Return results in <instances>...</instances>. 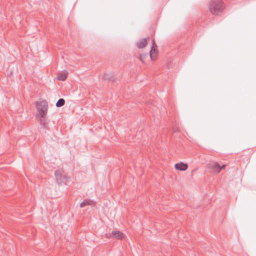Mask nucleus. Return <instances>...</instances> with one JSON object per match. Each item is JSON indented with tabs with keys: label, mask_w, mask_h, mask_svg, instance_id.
Returning a JSON list of instances; mask_svg holds the SVG:
<instances>
[{
	"label": "nucleus",
	"mask_w": 256,
	"mask_h": 256,
	"mask_svg": "<svg viewBox=\"0 0 256 256\" xmlns=\"http://www.w3.org/2000/svg\"><path fill=\"white\" fill-rule=\"evenodd\" d=\"M148 54H142L140 56V60L143 62H144V58L148 56Z\"/></svg>",
	"instance_id": "ddd939ff"
},
{
	"label": "nucleus",
	"mask_w": 256,
	"mask_h": 256,
	"mask_svg": "<svg viewBox=\"0 0 256 256\" xmlns=\"http://www.w3.org/2000/svg\"><path fill=\"white\" fill-rule=\"evenodd\" d=\"M93 202L92 200L88 199L84 200L80 204V208H84L86 206H90L92 204Z\"/></svg>",
	"instance_id": "1a4fd4ad"
},
{
	"label": "nucleus",
	"mask_w": 256,
	"mask_h": 256,
	"mask_svg": "<svg viewBox=\"0 0 256 256\" xmlns=\"http://www.w3.org/2000/svg\"><path fill=\"white\" fill-rule=\"evenodd\" d=\"M147 44V40L146 38L140 39L137 43L136 46L139 48H142L146 46Z\"/></svg>",
	"instance_id": "6e6552de"
},
{
	"label": "nucleus",
	"mask_w": 256,
	"mask_h": 256,
	"mask_svg": "<svg viewBox=\"0 0 256 256\" xmlns=\"http://www.w3.org/2000/svg\"><path fill=\"white\" fill-rule=\"evenodd\" d=\"M55 176L58 183L61 184L63 182L62 179L64 176L62 175V172L60 170L55 172Z\"/></svg>",
	"instance_id": "0eeeda50"
},
{
	"label": "nucleus",
	"mask_w": 256,
	"mask_h": 256,
	"mask_svg": "<svg viewBox=\"0 0 256 256\" xmlns=\"http://www.w3.org/2000/svg\"><path fill=\"white\" fill-rule=\"evenodd\" d=\"M208 168L213 169L215 172L218 173L221 170L220 166L218 162H212L208 164Z\"/></svg>",
	"instance_id": "7ed1b4c3"
},
{
	"label": "nucleus",
	"mask_w": 256,
	"mask_h": 256,
	"mask_svg": "<svg viewBox=\"0 0 256 256\" xmlns=\"http://www.w3.org/2000/svg\"><path fill=\"white\" fill-rule=\"evenodd\" d=\"M104 80H114L112 76H111L110 75L108 74H105L104 75Z\"/></svg>",
	"instance_id": "f8f14e48"
},
{
	"label": "nucleus",
	"mask_w": 256,
	"mask_h": 256,
	"mask_svg": "<svg viewBox=\"0 0 256 256\" xmlns=\"http://www.w3.org/2000/svg\"><path fill=\"white\" fill-rule=\"evenodd\" d=\"M124 236V234L120 231L113 230L110 234V237H113L117 239H122Z\"/></svg>",
	"instance_id": "423d86ee"
},
{
	"label": "nucleus",
	"mask_w": 256,
	"mask_h": 256,
	"mask_svg": "<svg viewBox=\"0 0 256 256\" xmlns=\"http://www.w3.org/2000/svg\"><path fill=\"white\" fill-rule=\"evenodd\" d=\"M174 168L176 170L184 171L187 170L188 166L186 164H184L182 162H180L175 164Z\"/></svg>",
	"instance_id": "39448f33"
},
{
	"label": "nucleus",
	"mask_w": 256,
	"mask_h": 256,
	"mask_svg": "<svg viewBox=\"0 0 256 256\" xmlns=\"http://www.w3.org/2000/svg\"><path fill=\"white\" fill-rule=\"evenodd\" d=\"M40 124L42 126H43L44 128H46V124L44 120H42L40 119Z\"/></svg>",
	"instance_id": "4468645a"
},
{
	"label": "nucleus",
	"mask_w": 256,
	"mask_h": 256,
	"mask_svg": "<svg viewBox=\"0 0 256 256\" xmlns=\"http://www.w3.org/2000/svg\"><path fill=\"white\" fill-rule=\"evenodd\" d=\"M35 104L40 116L44 118L48 109L47 102L46 100L36 101Z\"/></svg>",
	"instance_id": "f03ea898"
},
{
	"label": "nucleus",
	"mask_w": 256,
	"mask_h": 256,
	"mask_svg": "<svg viewBox=\"0 0 256 256\" xmlns=\"http://www.w3.org/2000/svg\"><path fill=\"white\" fill-rule=\"evenodd\" d=\"M67 75L64 73H59L58 74V79L61 81H64L66 80Z\"/></svg>",
	"instance_id": "9d476101"
},
{
	"label": "nucleus",
	"mask_w": 256,
	"mask_h": 256,
	"mask_svg": "<svg viewBox=\"0 0 256 256\" xmlns=\"http://www.w3.org/2000/svg\"><path fill=\"white\" fill-rule=\"evenodd\" d=\"M226 167V164H222V166H220L221 170L222 168H224Z\"/></svg>",
	"instance_id": "2eb2a0df"
},
{
	"label": "nucleus",
	"mask_w": 256,
	"mask_h": 256,
	"mask_svg": "<svg viewBox=\"0 0 256 256\" xmlns=\"http://www.w3.org/2000/svg\"><path fill=\"white\" fill-rule=\"evenodd\" d=\"M65 104V100L64 98H60L56 103V106L58 108L63 106Z\"/></svg>",
	"instance_id": "9b49d317"
},
{
	"label": "nucleus",
	"mask_w": 256,
	"mask_h": 256,
	"mask_svg": "<svg viewBox=\"0 0 256 256\" xmlns=\"http://www.w3.org/2000/svg\"><path fill=\"white\" fill-rule=\"evenodd\" d=\"M209 8L210 12L213 15L216 16L223 11L224 6L222 0H211Z\"/></svg>",
	"instance_id": "f257e3e1"
},
{
	"label": "nucleus",
	"mask_w": 256,
	"mask_h": 256,
	"mask_svg": "<svg viewBox=\"0 0 256 256\" xmlns=\"http://www.w3.org/2000/svg\"><path fill=\"white\" fill-rule=\"evenodd\" d=\"M157 46L154 40H152V46L150 52V56L152 60H154V54H156Z\"/></svg>",
	"instance_id": "20e7f679"
}]
</instances>
